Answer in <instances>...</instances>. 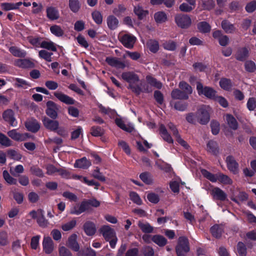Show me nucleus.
Here are the masks:
<instances>
[{
  "label": "nucleus",
  "mask_w": 256,
  "mask_h": 256,
  "mask_svg": "<svg viewBox=\"0 0 256 256\" xmlns=\"http://www.w3.org/2000/svg\"><path fill=\"white\" fill-rule=\"evenodd\" d=\"M190 249L188 238L184 236H180L176 247L178 256H186V254L190 251Z\"/></svg>",
  "instance_id": "obj_1"
},
{
  "label": "nucleus",
  "mask_w": 256,
  "mask_h": 256,
  "mask_svg": "<svg viewBox=\"0 0 256 256\" xmlns=\"http://www.w3.org/2000/svg\"><path fill=\"white\" fill-rule=\"evenodd\" d=\"M196 90L199 95L203 94L206 98L214 100L216 92L212 88L208 86H204L200 82H196Z\"/></svg>",
  "instance_id": "obj_2"
},
{
  "label": "nucleus",
  "mask_w": 256,
  "mask_h": 256,
  "mask_svg": "<svg viewBox=\"0 0 256 256\" xmlns=\"http://www.w3.org/2000/svg\"><path fill=\"white\" fill-rule=\"evenodd\" d=\"M175 22L177 26L182 28H188L192 24V19L187 14H177L175 16Z\"/></svg>",
  "instance_id": "obj_3"
},
{
  "label": "nucleus",
  "mask_w": 256,
  "mask_h": 256,
  "mask_svg": "<svg viewBox=\"0 0 256 256\" xmlns=\"http://www.w3.org/2000/svg\"><path fill=\"white\" fill-rule=\"evenodd\" d=\"M119 40L125 47L132 48L136 42V38L132 34H127L120 36Z\"/></svg>",
  "instance_id": "obj_4"
},
{
  "label": "nucleus",
  "mask_w": 256,
  "mask_h": 256,
  "mask_svg": "<svg viewBox=\"0 0 256 256\" xmlns=\"http://www.w3.org/2000/svg\"><path fill=\"white\" fill-rule=\"evenodd\" d=\"M46 114L50 118L56 119L58 117V112L59 106L52 101H48L46 102Z\"/></svg>",
  "instance_id": "obj_5"
},
{
  "label": "nucleus",
  "mask_w": 256,
  "mask_h": 256,
  "mask_svg": "<svg viewBox=\"0 0 256 256\" xmlns=\"http://www.w3.org/2000/svg\"><path fill=\"white\" fill-rule=\"evenodd\" d=\"M100 232L106 241L110 240L111 238L116 236L114 230L109 226H102L100 229Z\"/></svg>",
  "instance_id": "obj_6"
},
{
  "label": "nucleus",
  "mask_w": 256,
  "mask_h": 256,
  "mask_svg": "<svg viewBox=\"0 0 256 256\" xmlns=\"http://www.w3.org/2000/svg\"><path fill=\"white\" fill-rule=\"evenodd\" d=\"M42 122L46 128L52 132H56L60 126L58 120H51L46 116L42 118Z\"/></svg>",
  "instance_id": "obj_7"
},
{
  "label": "nucleus",
  "mask_w": 256,
  "mask_h": 256,
  "mask_svg": "<svg viewBox=\"0 0 256 256\" xmlns=\"http://www.w3.org/2000/svg\"><path fill=\"white\" fill-rule=\"evenodd\" d=\"M106 62L110 66L117 68L124 69L126 67L129 66L128 63L122 62L117 58L107 57L106 59Z\"/></svg>",
  "instance_id": "obj_8"
},
{
  "label": "nucleus",
  "mask_w": 256,
  "mask_h": 256,
  "mask_svg": "<svg viewBox=\"0 0 256 256\" xmlns=\"http://www.w3.org/2000/svg\"><path fill=\"white\" fill-rule=\"evenodd\" d=\"M198 122L201 124H206L210 120V115L208 110L203 108H200L196 113Z\"/></svg>",
  "instance_id": "obj_9"
},
{
  "label": "nucleus",
  "mask_w": 256,
  "mask_h": 256,
  "mask_svg": "<svg viewBox=\"0 0 256 256\" xmlns=\"http://www.w3.org/2000/svg\"><path fill=\"white\" fill-rule=\"evenodd\" d=\"M42 244L43 250L46 254H51L54 249V242L50 236H44Z\"/></svg>",
  "instance_id": "obj_10"
},
{
  "label": "nucleus",
  "mask_w": 256,
  "mask_h": 256,
  "mask_svg": "<svg viewBox=\"0 0 256 256\" xmlns=\"http://www.w3.org/2000/svg\"><path fill=\"white\" fill-rule=\"evenodd\" d=\"M122 78L129 83V85L134 84L139 81L138 76L132 72H126L122 74Z\"/></svg>",
  "instance_id": "obj_11"
},
{
  "label": "nucleus",
  "mask_w": 256,
  "mask_h": 256,
  "mask_svg": "<svg viewBox=\"0 0 256 256\" xmlns=\"http://www.w3.org/2000/svg\"><path fill=\"white\" fill-rule=\"evenodd\" d=\"M24 125L28 131L32 132H37L40 128V124L38 120L34 118L28 119L26 121Z\"/></svg>",
  "instance_id": "obj_12"
},
{
  "label": "nucleus",
  "mask_w": 256,
  "mask_h": 256,
  "mask_svg": "<svg viewBox=\"0 0 256 256\" xmlns=\"http://www.w3.org/2000/svg\"><path fill=\"white\" fill-rule=\"evenodd\" d=\"M226 163L228 170L234 174H236L238 172V164L234 158L231 156L226 157Z\"/></svg>",
  "instance_id": "obj_13"
},
{
  "label": "nucleus",
  "mask_w": 256,
  "mask_h": 256,
  "mask_svg": "<svg viewBox=\"0 0 256 256\" xmlns=\"http://www.w3.org/2000/svg\"><path fill=\"white\" fill-rule=\"evenodd\" d=\"M34 62L30 59H18L15 60L14 65L22 68H33L35 66Z\"/></svg>",
  "instance_id": "obj_14"
},
{
  "label": "nucleus",
  "mask_w": 256,
  "mask_h": 256,
  "mask_svg": "<svg viewBox=\"0 0 256 256\" xmlns=\"http://www.w3.org/2000/svg\"><path fill=\"white\" fill-rule=\"evenodd\" d=\"M210 194L214 200H224L227 196L224 191L218 187L213 188L210 191Z\"/></svg>",
  "instance_id": "obj_15"
},
{
  "label": "nucleus",
  "mask_w": 256,
  "mask_h": 256,
  "mask_svg": "<svg viewBox=\"0 0 256 256\" xmlns=\"http://www.w3.org/2000/svg\"><path fill=\"white\" fill-rule=\"evenodd\" d=\"M54 96L60 102L66 104H74V100L70 96L63 94L60 92H56Z\"/></svg>",
  "instance_id": "obj_16"
},
{
  "label": "nucleus",
  "mask_w": 256,
  "mask_h": 256,
  "mask_svg": "<svg viewBox=\"0 0 256 256\" xmlns=\"http://www.w3.org/2000/svg\"><path fill=\"white\" fill-rule=\"evenodd\" d=\"M8 135L10 138L16 141H24L28 137V134L19 133L16 130H12L8 131Z\"/></svg>",
  "instance_id": "obj_17"
},
{
  "label": "nucleus",
  "mask_w": 256,
  "mask_h": 256,
  "mask_svg": "<svg viewBox=\"0 0 256 256\" xmlns=\"http://www.w3.org/2000/svg\"><path fill=\"white\" fill-rule=\"evenodd\" d=\"M221 26L222 30L226 34H234L237 30L234 25L227 20H224L222 22Z\"/></svg>",
  "instance_id": "obj_18"
},
{
  "label": "nucleus",
  "mask_w": 256,
  "mask_h": 256,
  "mask_svg": "<svg viewBox=\"0 0 256 256\" xmlns=\"http://www.w3.org/2000/svg\"><path fill=\"white\" fill-rule=\"evenodd\" d=\"M86 203L84 201L71 208L70 213L72 214L79 215L88 210Z\"/></svg>",
  "instance_id": "obj_19"
},
{
  "label": "nucleus",
  "mask_w": 256,
  "mask_h": 256,
  "mask_svg": "<svg viewBox=\"0 0 256 256\" xmlns=\"http://www.w3.org/2000/svg\"><path fill=\"white\" fill-rule=\"evenodd\" d=\"M83 228L85 233L88 236L94 235L96 230L95 224L91 221L86 222L83 226Z\"/></svg>",
  "instance_id": "obj_20"
},
{
  "label": "nucleus",
  "mask_w": 256,
  "mask_h": 256,
  "mask_svg": "<svg viewBox=\"0 0 256 256\" xmlns=\"http://www.w3.org/2000/svg\"><path fill=\"white\" fill-rule=\"evenodd\" d=\"M3 118L7 122H9L10 124L14 126H16V122H15L16 119L14 117V112L10 109L4 111L2 114Z\"/></svg>",
  "instance_id": "obj_21"
},
{
  "label": "nucleus",
  "mask_w": 256,
  "mask_h": 256,
  "mask_svg": "<svg viewBox=\"0 0 256 256\" xmlns=\"http://www.w3.org/2000/svg\"><path fill=\"white\" fill-rule=\"evenodd\" d=\"M46 12L47 17L50 20H56L60 18L59 12L58 10L54 7H48L46 10Z\"/></svg>",
  "instance_id": "obj_22"
},
{
  "label": "nucleus",
  "mask_w": 256,
  "mask_h": 256,
  "mask_svg": "<svg viewBox=\"0 0 256 256\" xmlns=\"http://www.w3.org/2000/svg\"><path fill=\"white\" fill-rule=\"evenodd\" d=\"M106 22L108 28L110 30H114L116 29L119 24L118 19L112 15H110L106 18Z\"/></svg>",
  "instance_id": "obj_23"
},
{
  "label": "nucleus",
  "mask_w": 256,
  "mask_h": 256,
  "mask_svg": "<svg viewBox=\"0 0 256 256\" xmlns=\"http://www.w3.org/2000/svg\"><path fill=\"white\" fill-rule=\"evenodd\" d=\"M77 236L76 234L70 236L68 240L67 246L72 250L78 252L80 249L78 244L76 242Z\"/></svg>",
  "instance_id": "obj_24"
},
{
  "label": "nucleus",
  "mask_w": 256,
  "mask_h": 256,
  "mask_svg": "<svg viewBox=\"0 0 256 256\" xmlns=\"http://www.w3.org/2000/svg\"><path fill=\"white\" fill-rule=\"evenodd\" d=\"M210 230L214 237L219 238L224 232V228L222 225L215 224L210 228Z\"/></svg>",
  "instance_id": "obj_25"
},
{
  "label": "nucleus",
  "mask_w": 256,
  "mask_h": 256,
  "mask_svg": "<svg viewBox=\"0 0 256 256\" xmlns=\"http://www.w3.org/2000/svg\"><path fill=\"white\" fill-rule=\"evenodd\" d=\"M91 162L86 159V158L84 157L81 159L76 160L74 166L83 169H86L91 166Z\"/></svg>",
  "instance_id": "obj_26"
},
{
  "label": "nucleus",
  "mask_w": 256,
  "mask_h": 256,
  "mask_svg": "<svg viewBox=\"0 0 256 256\" xmlns=\"http://www.w3.org/2000/svg\"><path fill=\"white\" fill-rule=\"evenodd\" d=\"M171 96L174 100H188V96L184 94L178 88L174 89L171 92Z\"/></svg>",
  "instance_id": "obj_27"
},
{
  "label": "nucleus",
  "mask_w": 256,
  "mask_h": 256,
  "mask_svg": "<svg viewBox=\"0 0 256 256\" xmlns=\"http://www.w3.org/2000/svg\"><path fill=\"white\" fill-rule=\"evenodd\" d=\"M116 123L118 127H120L121 129L126 132H132L134 130V128L132 124H128V125H126V124H124L123 120L121 118H116Z\"/></svg>",
  "instance_id": "obj_28"
},
{
  "label": "nucleus",
  "mask_w": 256,
  "mask_h": 256,
  "mask_svg": "<svg viewBox=\"0 0 256 256\" xmlns=\"http://www.w3.org/2000/svg\"><path fill=\"white\" fill-rule=\"evenodd\" d=\"M225 118L229 127L236 130L238 128V124L236 118L230 114H226L225 116Z\"/></svg>",
  "instance_id": "obj_29"
},
{
  "label": "nucleus",
  "mask_w": 256,
  "mask_h": 256,
  "mask_svg": "<svg viewBox=\"0 0 256 256\" xmlns=\"http://www.w3.org/2000/svg\"><path fill=\"white\" fill-rule=\"evenodd\" d=\"M13 80L14 82V86L16 88L26 89L30 86V84L22 78H13Z\"/></svg>",
  "instance_id": "obj_30"
},
{
  "label": "nucleus",
  "mask_w": 256,
  "mask_h": 256,
  "mask_svg": "<svg viewBox=\"0 0 256 256\" xmlns=\"http://www.w3.org/2000/svg\"><path fill=\"white\" fill-rule=\"evenodd\" d=\"M39 216L36 220L39 226L42 228H45L48 224V222L46 220L44 216V212L43 210H38Z\"/></svg>",
  "instance_id": "obj_31"
},
{
  "label": "nucleus",
  "mask_w": 256,
  "mask_h": 256,
  "mask_svg": "<svg viewBox=\"0 0 256 256\" xmlns=\"http://www.w3.org/2000/svg\"><path fill=\"white\" fill-rule=\"evenodd\" d=\"M134 12L140 20L143 19L148 14V11L144 10L140 5H137L134 7Z\"/></svg>",
  "instance_id": "obj_32"
},
{
  "label": "nucleus",
  "mask_w": 256,
  "mask_h": 256,
  "mask_svg": "<svg viewBox=\"0 0 256 256\" xmlns=\"http://www.w3.org/2000/svg\"><path fill=\"white\" fill-rule=\"evenodd\" d=\"M160 134L162 138L170 144L173 143V140L168 134L165 126L162 124L160 127Z\"/></svg>",
  "instance_id": "obj_33"
},
{
  "label": "nucleus",
  "mask_w": 256,
  "mask_h": 256,
  "mask_svg": "<svg viewBox=\"0 0 256 256\" xmlns=\"http://www.w3.org/2000/svg\"><path fill=\"white\" fill-rule=\"evenodd\" d=\"M178 86L184 94L187 95L188 97L192 92V89L191 86L184 81L180 82L179 83Z\"/></svg>",
  "instance_id": "obj_34"
},
{
  "label": "nucleus",
  "mask_w": 256,
  "mask_h": 256,
  "mask_svg": "<svg viewBox=\"0 0 256 256\" xmlns=\"http://www.w3.org/2000/svg\"><path fill=\"white\" fill-rule=\"evenodd\" d=\"M146 80L148 84L156 88L160 89L162 86V84L160 82L150 76H146Z\"/></svg>",
  "instance_id": "obj_35"
},
{
  "label": "nucleus",
  "mask_w": 256,
  "mask_h": 256,
  "mask_svg": "<svg viewBox=\"0 0 256 256\" xmlns=\"http://www.w3.org/2000/svg\"><path fill=\"white\" fill-rule=\"evenodd\" d=\"M206 150L214 154H217L218 152L217 143L212 140H209L206 144Z\"/></svg>",
  "instance_id": "obj_36"
},
{
  "label": "nucleus",
  "mask_w": 256,
  "mask_h": 256,
  "mask_svg": "<svg viewBox=\"0 0 256 256\" xmlns=\"http://www.w3.org/2000/svg\"><path fill=\"white\" fill-rule=\"evenodd\" d=\"M40 46L42 48L46 49L52 52L56 51V45L51 41H42L40 43Z\"/></svg>",
  "instance_id": "obj_37"
},
{
  "label": "nucleus",
  "mask_w": 256,
  "mask_h": 256,
  "mask_svg": "<svg viewBox=\"0 0 256 256\" xmlns=\"http://www.w3.org/2000/svg\"><path fill=\"white\" fill-rule=\"evenodd\" d=\"M10 52L15 56L24 58L26 55V52L16 47L12 46L9 48Z\"/></svg>",
  "instance_id": "obj_38"
},
{
  "label": "nucleus",
  "mask_w": 256,
  "mask_h": 256,
  "mask_svg": "<svg viewBox=\"0 0 256 256\" xmlns=\"http://www.w3.org/2000/svg\"><path fill=\"white\" fill-rule=\"evenodd\" d=\"M248 56V50L246 48H242L240 50L236 56L237 60L244 61Z\"/></svg>",
  "instance_id": "obj_39"
},
{
  "label": "nucleus",
  "mask_w": 256,
  "mask_h": 256,
  "mask_svg": "<svg viewBox=\"0 0 256 256\" xmlns=\"http://www.w3.org/2000/svg\"><path fill=\"white\" fill-rule=\"evenodd\" d=\"M248 198V194L243 192H239L238 194L234 196H232L230 199L235 202L239 204L240 202H244Z\"/></svg>",
  "instance_id": "obj_40"
},
{
  "label": "nucleus",
  "mask_w": 256,
  "mask_h": 256,
  "mask_svg": "<svg viewBox=\"0 0 256 256\" xmlns=\"http://www.w3.org/2000/svg\"><path fill=\"white\" fill-rule=\"evenodd\" d=\"M152 240L160 246H163L166 244L167 240L165 238L160 235H154L152 236Z\"/></svg>",
  "instance_id": "obj_41"
},
{
  "label": "nucleus",
  "mask_w": 256,
  "mask_h": 256,
  "mask_svg": "<svg viewBox=\"0 0 256 256\" xmlns=\"http://www.w3.org/2000/svg\"><path fill=\"white\" fill-rule=\"evenodd\" d=\"M218 180L224 184H232V180L227 175L220 172L218 174Z\"/></svg>",
  "instance_id": "obj_42"
},
{
  "label": "nucleus",
  "mask_w": 256,
  "mask_h": 256,
  "mask_svg": "<svg viewBox=\"0 0 256 256\" xmlns=\"http://www.w3.org/2000/svg\"><path fill=\"white\" fill-rule=\"evenodd\" d=\"M138 226L140 230L145 233H151L154 230V228L148 222H138Z\"/></svg>",
  "instance_id": "obj_43"
},
{
  "label": "nucleus",
  "mask_w": 256,
  "mask_h": 256,
  "mask_svg": "<svg viewBox=\"0 0 256 256\" xmlns=\"http://www.w3.org/2000/svg\"><path fill=\"white\" fill-rule=\"evenodd\" d=\"M215 3L214 0H202V8L203 10H210L214 8Z\"/></svg>",
  "instance_id": "obj_44"
},
{
  "label": "nucleus",
  "mask_w": 256,
  "mask_h": 256,
  "mask_svg": "<svg viewBox=\"0 0 256 256\" xmlns=\"http://www.w3.org/2000/svg\"><path fill=\"white\" fill-rule=\"evenodd\" d=\"M198 30L204 33L210 32L211 29L210 26L206 22H202L198 24Z\"/></svg>",
  "instance_id": "obj_45"
},
{
  "label": "nucleus",
  "mask_w": 256,
  "mask_h": 256,
  "mask_svg": "<svg viewBox=\"0 0 256 256\" xmlns=\"http://www.w3.org/2000/svg\"><path fill=\"white\" fill-rule=\"evenodd\" d=\"M50 30L53 34L58 37L62 36L64 34V31L61 27L58 25H54L50 26Z\"/></svg>",
  "instance_id": "obj_46"
},
{
  "label": "nucleus",
  "mask_w": 256,
  "mask_h": 256,
  "mask_svg": "<svg viewBox=\"0 0 256 256\" xmlns=\"http://www.w3.org/2000/svg\"><path fill=\"white\" fill-rule=\"evenodd\" d=\"M154 18L157 23H162L166 20L167 16L162 12H158L154 14Z\"/></svg>",
  "instance_id": "obj_47"
},
{
  "label": "nucleus",
  "mask_w": 256,
  "mask_h": 256,
  "mask_svg": "<svg viewBox=\"0 0 256 256\" xmlns=\"http://www.w3.org/2000/svg\"><path fill=\"white\" fill-rule=\"evenodd\" d=\"M220 85L222 89L225 90H229L232 86L230 80L226 78H222L220 80Z\"/></svg>",
  "instance_id": "obj_48"
},
{
  "label": "nucleus",
  "mask_w": 256,
  "mask_h": 256,
  "mask_svg": "<svg viewBox=\"0 0 256 256\" xmlns=\"http://www.w3.org/2000/svg\"><path fill=\"white\" fill-rule=\"evenodd\" d=\"M202 173L205 178L212 182H216L218 180V174H214L206 170H202Z\"/></svg>",
  "instance_id": "obj_49"
},
{
  "label": "nucleus",
  "mask_w": 256,
  "mask_h": 256,
  "mask_svg": "<svg viewBox=\"0 0 256 256\" xmlns=\"http://www.w3.org/2000/svg\"><path fill=\"white\" fill-rule=\"evenodd\" d=\"M52 52H48L46 50H40L38 52L39 56L48 62L52 61Z\"/></svg>",
  "instance_id": "obj_50"
},
{
  "label": "nucleus",
  "mask_w": 256,
  "mask_h": 256,
  "mask_svg": "<svg viewBox=\"0 0 256 256\" xmlns=\"http://www.w3.org/2000/svg\"><path fill=\"white\" fill-rule=\"evenodd\" d=\"M0 144L3 146L8 147L12 145V142L6 135L0 132Z\"/></svg>",
  "instance_id": "obj_51"
},
{
  "label": "nucleus",
  "mask_w": 256,
  "mask_h": 256,
  "mask_svg": "<svg viewBox=\"0 0 256 256\" xmlns=\"http://www.w3.org/2000/svg\"><path fill=\"white\" fill-rule=\"evenodd\" d=\"M3 177L4 180L10 184H16L17 180L10 176L6 170L3 172Z\"/></svg>",
  "instance_id": "obj_52"
},
{
  "label": "nucleus",
  "mask_w": 256,
  "mask_h": 256,
  "mask_svg": "<svg viewBox=\"0 0 256 256\" xmlns=\"http://www.w3.org/2000/svg\"><path fill=\"white\" fill-rule=\"evenodd\" d=\"M147 46L149 50L152 52H156L159 48L158 42L154 40H150L147 42Z\"/></svg>",
  "instance_id": "obj_53"
},
{
  "label": "nucleus",
  "mask_w": 256,
  "mask_h": 256,
  "mask_svg": "<svg viewBox=\"0 0 256 256\" xmlns=\"http://www.w3.org/2000/svg\"><path fill=\"white\" fill-rule=\"evenodd\" d=\"M8 156L14 160H20L22 158V155L18 152L14 150H10L8 151Z\"/></svg>",
  "instance_id": "obj_54"
},
{
  "label": "nucleus",
  "mask_w": 256,
  "mask_h": 256,
  "mask_svg": "<svg viewBox=\"0 0 256 256\" xmlns=\"http://www.w3.org/2000/svg\"><path fill=\"white\" fill-rule=\"evenodd\" d=\"M92 176L101 182H104L106 180V177L100 172V170L98 167L94 170Z\"/></svg>",
  "instance_id": "obj_55"
},
{
  "label": "nucleus",
  "mask_w": 256,
  "mask_h": 256,
  "mask_svg": "<svg viewBox=\"0 0 256 256\" xmlns=\"http://www.w3.org/2000/svg\"><path fill=\"white\" fill-rule=\"evenodd\" d=\"M140 178L146 184H150L152 183V179L150 174L148 172L142 173L140 176Z\"/></svg>",
  "instance_id": "obj_56"
},
{
  "label": "nucleus",
  "mask_w": 256,
  "mask_h": 256,
  "mask_svg": "<svg viewBox=\"0 0 256 256\" xmlns=\"http://www.w3.org/2000/svg\"><path fill=\"white\" fill-rule=\"evenodd\" d=\"M30 172L32 174L42 178L44 176V174L40 168L36 166H32L30 168Z\"/></svg>",
  "instance_id": "obj_57"
},
{
  "label": "nucleus",
  "mask_w": 256,
  "mask_h": 256,
  "mask_svg": "<svg viewBox=\"0 0 256 256\" xmlns=\"http://www.w3.org/2000/svg\"><path fill=\"white\" fill-rule=\"evenodd\" d=\"M163 47L168 50H174L176 48V43L172 40H168L163 44Z\"/></svg>",
  "instance_id": "obj_58"
},
{
  "label": "nucleus",
  "mask_w": 256,
  "mask_h": 256,
  "mask_svg": "<svg viewBox=\"0 0 256 256\" xmlns=\"http://www.w3.org/2000/svg\"><path fill=\"white\" fill-rule=\"evenodd\" d=\"M69 6L70 10L74 12H77L80 8L78 0H70Z\"/></svg>",
  "instance_id": "obj_59"
},
{
  "label": "nucleus",
  "mask_w": 256,
  "mask_h": 256,
  "mask_svg": "<svg viewBox=\"0 0 256 256\" xmlns=\"http://www.w3.org/2000/svg\"><path fill=\"white\" fill-rule=\"evenodd\" d=\"M76 222L74 220H72L62 226V228L64 231H68L72 229L76 225Z\"/></svg>",
  "instance_id": "obj_60"
},
{
  "label": "nucleus",
  "mask_w": 256,
  "mask_h": 256,
  "mask_svg": "<svg viewBox=\"0 0 256 256\" xmlns=\"http://www.w3.org/2000/svg\"><path fill=\"white\" fill-rule=\"evenodd\" d=\"M194 7L195 6H192L190 4H188L187 3L184 2L180 6L179 8L182 12H191Z\"/></svg>",
  "instance_id": "obj_61"
},
{
  "label": "nucleus",
  "mask_w": 256,
  "mask_h": 256,
  "mask_svg": "<svg viewBox=\"0 0 256 256\" xmlns=\"http://www.w3.org/2000/svg\"><path fill=\"white\" fill-rule=\"evenodd\" d=\"M246 106L249 110H254L256 108V98L253 97L249 98L247 102Z\"/></svg>",
  "instance_id": "obj_62"
},
{
  "label": "nucleus",
  "mask_w": 256,
  "mask_h": 256,
  "mask_svg": "<svg viewBox=\"0 0 256 256\" xmlns=\"http://www.w3.org/2000/svg\"><path fill=\"white\" fill-rule=\"evenodd\" d=\"M237 250L238 254L240 256H246V248L244 244L242 242H239L237 246Z\"/></svg>",
  "instance_id": "obj_63"
},
{
  "label": "nucleus",
  "mask_w": 256,
  "mask_h": 256,
  "mask_svg": "<svg viewBox=\"0 0 256 256\" xmlns=\"http://www.w3.org/2000/svg\"><path fill=\"white\" fill-rule=\"evenodd\" d=\"M246 10L249 13L254 12L256 10V0H252L246 4Z\"/></svg>",
  "instance_id": "obj_64"
}]
</instances>
